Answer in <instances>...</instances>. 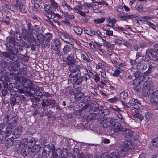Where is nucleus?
<instances>
[{
  "mask_svg": "<svg viewBox=\"0 0 158 158\" xmlns=\"http://www.w3.org/2000/svg\"><path fill=\"white\" fill-rule=\"evenodd\" d=\"M40 27L39 25H35L31 29V24H28V29L29 32H32V33H28L27 30L25 29L22 30V37L26 40L28 41L31 43L35 42V39L32 33L35 36L39 35L40 31Z\"/></svg>",
  "mask_w": 158,
  "mask_h": 158,
  "instance_id": "f257e3e1",
  "label": "nucleus"
},
{
  "mask_svg": "<svg viewBox=\"0 0 158 158\" xmlns=\"http://www.w3.org/2000/svg\"><path fill=\"white\" fill-rule=\"evenodd\" d=\"M134 147L132 142L130 141H125L118 147V151L120 153L127 152L134 149Z\"/></svg>",
  "mask_w": 158,
  "mask_h": 158,
  "instance_id": "f03ea898",
  "label": "nucleus"
},
{
  "mask_svg": "<svg viewBox=\"0 0 158 158\" xmlns=\"http://www.w3.org/2000/svg\"><path fill=\"white\" fill-rule=\"evenodd\" d=\"M18 81L19 82L22 84L24 86L26 89H33V85L32 81L28 79L27 78L19 77L18 79Z\"/></svg>",
  "mask_w": 158,
  "mask_h": 158,
  "instance_id": "7ed1b4c3",
  "label": "nucleus"
},
{
  "mask_svg": "<svg viewBox=\"0 0 158 158\" xmlns=\"http://www.w3.org/2000/svg\"><path fill=\"white\" fill-rule=\"evenodd\" d=\"M55 147L53 145H52L51 146L49 145H48L44 146L43 150L42 152V155L45 157H48L52 151H54Z\"/></svg>",
  "mask_w": 158,
  "mask_h": 158,
  "instance_id": "20e7f679",
  "label": "nucleus"
},
{
  "mask_svg": "<svg viewBox=\"0 0 158 158\" xmlns=\"http://www.w3.org/2000/svg\"><path fill=\"white\" fill-rule=\"evenodd\" d=\"M131 107L132 110H134L133 111L135 112L133 115L134 118H137L140 120L143 119V117L139 113L140 110L137 108V105H131Z\"/></svg>",
  "mask_w": 158,
  "mask_h": 158,
  "instance_id": "39448f33",
  "label": "nucleus"
},
{
  "mask_svg": "<svg viewBox=\"0 0 158 158\" xmlns=\"http://www.w3.org/2000/svg\"><path fill=\"white\" fill-rule=\"evenodd\" d=\"M142 89L143 94L145 96L149 95L152 92V90L150 87V85L149 82H145L143 85Z\"/></svg>",
  "mask_w": 158,
  "mask_h": 158,
  "instance_id": "423d86ee",
  "label": "nucleus"
},
{
  "mask_svg": "<svg viewBox=\"0 0 158 158\" xmlns=\"http://www.w3.org/2000/svg\"><path fill=\"white\" fill-rule=\"evenodd\" d=\"M114 122V120L112 118H104L102 119L101 123L102 127L106 128L110 126V124H112Z\"/></svg>",
  "mask_w": 158,
  "mask_h": 158,
  "instance_id": "0eeeda50",
  "label": "nucleus"
},
{
  "mask_svg": "<svg viewBox=\"0 0 158 158\" xmlns=\"http://www.w3.org/2000/svg\"><path fill=\"white\" fill-rule=\"evenodd\" d=\"M61 46V43L59 40L54 39L52 40L51 43L52 48L55 50H57Z\"/></svg>",
  "mask_w": 158,
  "mask_h": 158,
  "instance_id": "6e6552de",
  "label": "nucleus"
},
{
  "mask_svg": "<svg viewBox=\"0 0 158 158\" xmlns=\"http://www.w3.org/2000/svg\"><path fill=\"white\" fill-rule=\"evenodd\" d=\"M83 69L82 66H80L77 64H74L70 65L69 67V69L73 73H78L80 69Z\"/></svg>",
  "mask_w": 158,
  "mask_h": 158,
  "instance_id": "1a4fd4ad",
  "label": "nucleus"
},
{
  "mask_svg": "<svg viewBox=\"0 0 158 158\" xmlns=\"http://www.w3.org/2000/svg\"><path fill=\"white\" fill-rule=\"evenodd\" d=\"M151 102L155 105H158V91L154 92L150 98Z\"/></svg>",
  "mask_w": 158,
  "mask_h": 158,
  "instance_id": "9d476101",
  "label": "nucleus"
},
{
  "mask_svg": "<svg viewBox=\"0 0 158 158\" xmlns=\"http://www.w3.org/2000/svg\"><path fill=\"white\" fill-rule=\"evenodd\" d=\"M73 10L74 11L75 13H79L81 15L85 16L86 15L85 14L83 11H82L81 10L82 9V6L81 4L80 3H78L73 8Z\"/></svg>",
  "mask_w": 158,
  "mask_h": 158,
  "instance_id": "9b49d317",
  "label": "nucleus"
},
{
  "mask_svg": "<svg viewBox=\"0 0 158 158\" xmlns=\"http://www.w3.org/2000/svg\"><path fill=\"white\" fill-rule=\"evenodd\" d=\"M113 130L115 132H118L122 131L123 128L121 127V124L116 122H113L112 123Z\"/></svg>",
  "mask_w": 158,
  "mask_h": 158,
  "instance_id": "f8f14e48",
  "label": "nucleus"
},
{
  "mask_svg": "<svg viewBox=\"0 0 158 158\" xmlns=\"http://www.w3.org/2000/svg\"><path fill=\"white\" fill-rule=\"evenodd\" d=\"M73 55L71 53L69 55L66 57L65 61L66 62L67 64L71 65L75 64V60L73 57Z\"/></svg>",
  "mask_w": 158,
  "mask_h": 158,
  "instance_id": "ddd939ff",
  "label": "nucleus"
},
{
  "mask_svg": "<svg viewBox=\"0 0 158 158\" xmlns=\"http://www.w3.org/2000/svg\"><path fill=\"white\" fill-rule=\"evenodd\" d=\"M122 133L125 136L127 137H132L133 135V131L130 129L128 128H123L122 131Z\"/></svg>",
  "mask_w": 158,
  "mask_h": 158,
  "instance_id": "4468645a",
  "label": "nucleus"
},
{
  "mask_svg": "<svg viewBox=\"0 0 158 158\" xmlns=\"http://www.w3.org/2000/svg\"><path fill=\"white\" fill-rule=\"evenodd\" d=\"M22 130V128L21 126H19L15 129L13 134L16 138L19 137L20 135Z\"/></svg>",
  "mask_w": 158,
  "mask_h": 158,
  "instance_id": "2eb2a0df",
  "label": "nucleus"
},
{
  "mask_svg": "<svg viewBox=\"0 0 158 158\" xmlns=\"http://www.w3.org/2000/svg\"><path fill=\"white\" fill-rule=\"evenodd\" d=\"M13 5L15 7L19 9L20 11L22 12L25 11L23 4L19 0H17L14 2Z\"/></svg>",
  "mask_w": 158,
  "mask_h": 158,
  "instance_id": "dca6fc26",
  "label": "nucleus"
},
{
  "mask_svg": "<svg viewBox=\"0 0 158 158\" xmlns=\"http://www.w3.org/2000/svg\"><path fill=\"white\" fill-rule=\"evenodd\" d=\"M74 158H85L84 154L83 153L79 154V151L78 149L75 148L73 151Z\"/></svg>",
  "mask_w": 158,
  "mask_h": 158,
  "instance_id": "f3484780",
  "label": "nucleus"
},
{
  "mask_svg": "<svg viewBox=\"0 0 158 158\" xmlns=\"http://www.w3.org/2000/svg\"><path fill=\"white\" fill-rule=\"evenodd\" d=\"M36 36L37 40L35 41V43L37 46H39L41 45V42L44 40V35L41 33H39V35Z\"/></svg>",
  "mask_w": 158,
  "mask_h": 158,
  "instance_id": "a211bd4d",
  "label": "nucleus"
},
{
  "mask_svg": "<svg viewBox=\"0 0 158 158\" xmlns=\"http://www.w3.org/2000/svg\"><path fill=\"white\" fill-rule=\"evenodd\" d=\"M19 76L17 77V81H18V79L19 77H23V78H27V74L26 71L24 69H20L18 73Z\"/></svg>",
  "mask_w": 158,
  "mask_h": 158,
  "instance_id": "6ab92c4d",
  "label": "nucleus"
},
{
  "mask_svg": "<svg viewBox=\"0 0 158 158\" xmlns=\"http://www.w3.org/2000/svg\"><path fill=\"white\" fill-rule=\"evenodd\" d=\"M10 122L9 123L7 127L10 128V130H12L16 126L15 124L17 122L16 119L14 118H12L10 120Z\"/></svg>",
  "mask_w": 158,
  "mask_h": 158,
  "instance_id": "aec40b11",
  "label": "nucleus"
},
{
  "mask_svg": "<svg viewBox=\"0 0 158 158\" xmlns=\"http://www.w3.org/2000/svg\"><path fill=\"white\" fill-rule=\"evenodd\" d=\"M44 9L46 13V15L48 17V16L51 15V14H53V12L52 11L51 8L50 6L46 4L44 6Z\"/></svg>",
  "mask_w": 158,
  "mask_h": 158,
  "instance_id": "412c9836",
  "label": "nucleus"
},
{
  "mask_svg": "<svg viewBox=\"0 0 158 158\" xmlns=\"http://www.w3.org/2000/svg\"><path fill=\"white\" fill-rule=\"evenodd\" d=\"M50 6L51 8L54 10L57 9L59 7V5L55 1V0H49Z\"/></svg>",
  "mask_w": 158,
  "mask_h": 158,
  "instance_id": "4be33fe9",
  "label": "nucleus"
},
{
  "mask_svg": "<svg viewBox=\"0 0 158 158\" xmlns=\"http://www.w3.org/2000/svg\"><path fill=\"white\" fill-rule=\"evenodd\" d=\"M84 94L82 92L78 91L76 92L74 95V98L76 100L78 101L81 100L84 97Z\"/></svg>",
  "mask_w": 158,
  "mask_h": 158,
  "instance_id": "5701e85b",
  "label": "nucleus"
},
{
  "mask_svg": "<svg viewBox=\"0 0 158 158\" xmlns=\"http://www.w3.org/2000/svg\"><path fill=\"white\" fill-rule=\"evenodd\" d=\"M37 141L36 139L34 138H31L29 140L28 142V148H32L33 146L36 143Z\"/></svg>",
  "mask_w": 158,
  "mask_h": 158,
  "instance_id": "b1692460",
  "label": "nucleus"
},
{
  "mask_svg": "<svg viewBox=\"0 0 158 158\" xmlns=\"http://www.w3.org/2000/svg\"><path fill=\"white\" fill-rule=\"evenodd\" d=\"M14 141V139L13 138H8L6 141L5 146L7 148L10 147L13 145Z\"/></svg>",
  "mask_w": 158,
  "mask_h": 158,
  "instance_id": "393cba45",
  "label": "nucleus"
},
{
  "mask_svg": "<svg viewBox=\"0 0 158 158\" xmlns=\"http://www.w3.org/2000/svg\"><path fill=\"white\" fill-rule=\"evenodd\" d=\"M28 146H24V147L22 149L21 151V155L23 156H26L29 153Z\"/></svg>",
  "mask_w": 158,
  "mask_h": 158,
  "instance_id": "a878e982",
  "label": "nucleus"
},
{
  "mask_svg": "<svg viewBox=\"0 0 158 158\" xmlns=\"http://www.w3.org/2000/svg\"><path fill=\"white\" fill-rule=\"evenodd\" d=\"M127 94L125 91L122 92L120 95V100L121 102L125 101L127 98Z\"/></svg>",
  "mask_w": 158,
  "mask_h": 158,
  "instance_id": "bb28decb",
  "label": "nucleus"
},
{
  "mask_svg": "<svg viewBox=\"0 0 158 158\" xmlns=\"http://www.w3.org/2000/svg\"><path fill=\"white\" fill-rule=\"evenodd\" d=\"M72 155V153H69L68 154V151L66 149H64L62 151L61 156V158H67L68 155Z\"/></svg>",
  "mask_w": 158,
  "mask_h": 158,
  "instance_id": "cd10ccee",
  "label": "nucleus"
},
{
  "mask_svg": "<svg viewBox=\"0 0 158 158\" xmlns=\"http://www.w3.org/2000/svg\"><path fill=\"white\" fill-rule=\"evenodd\" d=\"M120 17L122 18V20L125 21L127 19L132 18L134 17L133 15H120Z\"/></svg>",
  "mask_w": 158,
  "mask_h": 158,
  "instance_id": "c85d7f7f",
  "label": "nucleus"
},
{
  "mask_svg": "<svg viewBox=\"0 0 158 158\" xmlns=\"http://www.w3.org/2000/svg\"><path fill=\"white\" fill-rule=\"evenodd\" d=\"M2 131L6 137H8L11 134L12 130H10V128H9L6 127L5 131Z\"/></svg>",
  "mask_w": 158,
  "mask_h": 158,
  "instance_id": "c756f323",
  "label": "nucleus"
},
{
  "mask_svg": "<svg viewBox=\"0 0 158 158\" xmlns=\"http://www.w3.org/2000/svg\"><path fill=\"white\" fill-rule=\"evenodd\" d=\"M136 65L137 67V68L139 69H145V67H146L147 65L146 64L143 63L142 61L136 63Z\"/></svg>",
  "mask_w": 158,
  "mask_h": 158,
  "instance_id": "7c9ffc66",
  "label": "nucleus"
},
{
  "mask_svg": "<svg viewBox=\"0 0 158 158\" xmlns=\"http://www.w3.org/2000/svg\"><path fill=\"white\" fill-rule=\"evenodd\" d=\"M74 32L79 35H81L82 32V29L79 27H76L74 28Z\"/></svg>",
  "mask_w": 158,
  "mask_h": 158,
  "instance_id": "2f4dec72",
  "label": "nucleus"
},
{
  "mask_svg": "<svg viewBox=\"0 0 158 158\" xmlns=\"http://www.w3.org/2000/svg\"><path fill=\"white\" fill-rule=\"evenodd\" d=\"M104 45L110 50H113L114 48V46L113 44H111L107 41L105 42Z\"/></svg>",
  "mask_w": 158,
  "mask_h": 158,
  "instance_id": "473e14b6",
  "label": "nucleus"
},
{
  "mask_svg": "<svg viewBox=\"0 0 158 158\" xmlns=\"http://www.w3.org/2000/svg\"><path fill=\"white\" fill-rule=\"evenodd\" d=\"M46 139L45 137H41L39 140V145L41 147L45 144L46 142Z\"/></svg>",
  "mask_w": 158,
  "mask_h": 158,
  "instance_id": "72a5a7b5",
  "label": "nucleus"
},
{
  "mask_svg": "<svg viewBox=\"0 0 158 158\" xmlns=\"http://www.w3.org/2000/svg\"><path fill=\"white\" fill-rule=\"evenodd\" d=\"M109 158H120V155L118 152H114L110 155Z\"/></svg>",
  "mask_w": 158,
  "mask_h": 158,
  "instance_id": "f704fd0d",
  "label": "nucleus"
},
{
  "mask_svg": "<svg viewBox=\"0 0 158 158\" xmlns=\"http://www.w3.org/2000/svg\"><path fill=\"white\" fill-rule=\"evenodd\" d=\"M105 19V17H102L100 18H97L94 20V22L96 24H100L104 22Z\"/></svg>",
  "mask_w": 158,
  "mask_h": 158,
  "instance_id": "c9c22d12",
  "label": "nucleus"
},
{
  "mask_svg": "<svg viewBox=\"0 0 158 158\" xmlns=\"http://www.w3.org/2000/svg\"><path fill=\"white\" fill-rule=\"evenodd\" d=\"M108 22L109 23L112 25V27L114 26V24L117 21L114 18H111L109 17L108 19Z\"/></svg>",
  "mask_w": 158,
  "mask_h": 158,
  "instance_id": "e433bc0d",
  "label": "nucleus"
},
{
  "mask_svg": "<svg viewBox=\"0 0 158 158\" xmlns=\"http://www.w3.org/2000/svg\"><path fill=\"white\" fill-rule=\"evenodd\" d=\"M62 6L64 10H73V8H72L70 6L68 5L66 3H62Z\"/></svg>",
  "mask_w": 158,
  "mask_h": 158,
  "instance_id": "4c0bfd02",
  "label": "nucleus"
},
{
  "mask_svg": "<svg viewBox=\"0 0 158 158\" xmlns=\"http://www.w3.org/2000/svg\"><path fill=\"white\" fill-rule=\"evenodd\" d=\"M71 51V48L69 46L66 45L64 46L63 49L64 53L65 54H68Z\"/></svg>",
  "mask_w": 158,
  "mask_h": 158,
  "instance_id": "58836bf2",
  "label": "nucleus"
},
{
  "mask_svg": "<svg viewBox=\"0 0 158 158\" xmlns=\"http://www.w3.org/2000/svg\"><path fill=\"white\" fill-rule=\"evenodd\" d=\"M96 114L95 113H93L90 114L87 117V119L88 120H91L94 119L96 118Z\"/></svg>",
  "mask_w": 158,
  "mask_h": 158,
  "instance_id": "ea45409f",
  "label": "nucleus"
},
{
  "mask_svg": "<svg viewBox=\"0 0 158 158\" xmlns=\"http://www.w3.org/2000/svg\"><path fill=\"white\" fill-rule=\"evenodd\" d=\"M49 41L44 39L41 42V46L44 48H45L47 47L49 45Z\"/></svg>",
  "mask_w": 158,
  "mask_h": 158,
  "instance_id": "a19ab883",
  "label": "nucleus"
},
{
  "mask_svg": "<svg viewBox=\"0 0 158 158\" xmlns=\"http://www.w3.org/2000/svg\"><path fill=\"white\" fill-rule=\"evenodd\" d=\"M141 79L136 78L133 81L132 83L135 86L136 85H140L141 82Z\"/></svg>",
  "mask_w": 158,
  "mask_h": 158,
  "instance_id": "79ce46f5",
  "label": "nucleus"
},
{
  "mask_svg": "<svg viewBox=\"0 0 158 158\" xmlns=\"http://www.w3.org/2000/svg\"><path fill=\"white\" fill-rule=\"evenodd\" d=\"M134 75L136 78H139L142 79V77L141 76V74L139 71H136L133 73Z\"/></svg>",
  "mask_w": 158,
  "mask_h": 158,
  "instance_id": "37998d69",
  "label": "nucleus"
},
{
  "mask_svg": "<svg viewBox=\"0 0 158 158\" xmlns=\"http://www.w3.org/2000/svg\"><path fill=\"white\" fill-rule=\"evenodd\" d=\"M5 136L2 132H0V143L3 144L5 139Z\"/></svg>",
  "mask_w": 158,
  "mask_h": 158,
  "instance_id": "c03bdc74",
  "label": "nucleus"
},
{
  "mask_svg": "<svg viewBox=\"0 0 158 158\" xmlns=\"http://www.w3.org/2000/svg\"><path fill=\"white\" fill-rule=\"evenodd\" d=\"M44 36V39L49 41L52 38V35L50 33H47Z\"/></svg>",
  "mask_w": 158,
  "mask_h": 158,
  "instance_id": "a18cd8bd",
  "label": "nucleus"
},
{
  "mask_svg": "<svg viewBox=\"0 0 158 158\" xmlns=\"http://www.w3.org/2000/svg\"><path fill=\"white\" fill-rule=\"evenodd\" d=\"M46 100H47V106H49L51 105H53L55 104V102L53 100H48L47 98H45Z\"/></svg>",
  "mask_w": 158,
  "mask_h": 158,
  "instance_id": "49530a36",
  "label": "nucleus"
},
{
  "mask_svg": "<svg viewBox=\"0 0 158 158\" xmlns=\"http://www.w3.org/2000/svg\"><path fill=\"white\" fill-rule=\"evenodd\" d=\"M152 144L156 147L158 148V138L153 139L152 140Z\"/></svg>",
  "mask_w": 158,
  "mask_h": 158,
  "instance_id": "de8ad7c7",
  "label": "nucleus"
},
{
  "mask_svg": "<svg viewBox=\"0 0 158 158\" xmlns=\"http://www.w3.org/2000/svg\"><path fill=\"white\" fill-rule=\"evenodd\" d=\"M141 84L139 85H136L134 87V89L135 91H137L139 92L143 91V89L141 87Z\"/></svg>",
  "mask_w": 158,
  "mask_h": 158,
  "instance_id": "09e8293b",
  "label": "nucleus"
},
{
  "mask_svg": "<svg viewBox=\"0 0 158 158\" xmlns=\"http://www.w3.org/2000/svg\"><path fill=\"white\" fill-rule=\"evenodd\" d=\"M52 16H53V17H58L59 19H60L62 18V16L60 15L59 14L57 13H54L53 12V14H51V15L48 16V17L49 18H51L52 17Z\"/></svg>",
  "mask_w": 158,
  "mask_h": 158,
  "instance_id": "8fccbe9b",
  "label": "nucleus"
},
{
  "mask_svg": "<svg viewBox=\"0 0 158 158\" xmlns=\"http://www.w3.org/2000/svg\"><path fill=\"white\" fill-rule=\"evenodd\" d=\"M69 36V35L67 34L63 33L61 34L60 35V37L61 39L63 40L64 41Z\"/></svg>",
  "mask_w": 158,
  "mask_h": 158,
  "instance_id": "3c124183",
  "label": "nucleus"
},
{
  "mask_svg": "<svg viewBox=\"0 0 158 158\" xmlns=\"http://www.w3.org/2000/svg\"><path fill=\"white\" fill-rule=\"evenodd\" d=\"M41 148V146L40 145L36 144L33 145L32 148H32V150L34 149L36 151L38 152L39 151Z\"/></svg>",
  "mask_w": 158,
  "mask_h": 158,
  "instance_id": "603ef678",
  "label": "nucleus"
},
{
  "mask_svg": "<svg viewBox=\"0 0 158 158\" xmlns=\"http://www.w3.org/2000/svg\"><path fill=\"white\" fill-rule=\"evenodd\" d=\"M85 34L89 35L91 36H93L95 35V31L91 29L88 30V32H85Z\"/></svg>",
  "mask_w": 158,
  "mask_h": 158,
  "instance_id": "864d4df0",
  "label": "nucleus"
},
{
  "mask_svg": "<svg viewBox=\"0 0 158 158\" xmlns=\"http://www.w3.org/2000/svg\"><path fill=\"white\" fill-rule=\"evenodd\" d=\"M99 5H105V6H108V4L104 0H101V1H98V3Z\"/></svg>",
  "mask_w": 158,
  "mask_h": 158,
  "instance_id": "5fc2aeb1",
  "label": "nucleus"
},
{
  "mask_svg": "<svg viewBox=\"0 0 158 158\" xmlns=\"http://www.w3.org/2000/svg\"><path fill=\"white\" fill-rule=\"evenodd\" d=\"M65 42L71 45L72 46H73L74 45V43L69 38V36L65 41Z\"/></svg>",
  "mask_w": 158,
  "mask_h": 158,
  "instance_id": "6e6d98bb",
  "label": "nucleus"
},
{
  "mask_svg": "<svg viewBox=\"0 0 158 158\" xmlns=\"http://www.w3.org/2000/svg\"><path fill=\"white\" fill-rule=\"evenodd\" d=\"M118 100V98L116 97H114L110 99H109L108 101L110 103H114L116 102Z\"/></svg>",
  "mask_w": 158,
  "mask_h": 158,
  "instance_id": "4d7b16f0",
  "label": "nucleus"
},
{
  "mask_svg": "<svg viewBox=\"0 0 158 158\" xmlns=\"http://www.w3.org/2000/svg\"><path fill=\"white\" fill-rule=\"evenodd\" d=\"M144 57V58H143V60H144L147 61H149L150 60L151 58V56L149 54L146 53V55Z\"/></svg>",
  "mask_w": 158,
  "mask_h": 158,
  "instance_id": "13d9d810",
  "label": "nucleus"
},
{
  "mask_svg": "<svg viewBox=\"0 0 158 158\" xmlns=\"http://www.w3.org/2000/svg\"><path fill=\"white\" fill-rule=\"evenodd\" d=\"M132 102H133V103H132V105H137L136 104H138L139 105H140L141 104V103L140 102H139V101L137 100V99H133L132 100H131V103H132Z\"/></svg>",
  "mask_w": 158,
  "mask_h": 158,
  "instance_id": "bf43d9fd",
  "label": "nucleus"
},
{
  "mask_svg": "<svg viewBox=\"0 0 158 158\" xmlns=\"http://www.w3.org/2000/svg\"><path fill=\"white\" fill-rule=\"evenodd\" d=\"M83 81V78L81 77H78L77 79L76 82L78 84L81 83Z\"/></svg>",
  "mask_w": 158,
  "mask_h": 158,
  "instance_id": "052dcab7",
  "label": "nucleus"
},
{
  "mask_svg": "<svg viewBox=\"0 0 158 158\" xmlns=\"http://www.w3.org/2000/svg\"><path fill=\"white\" fill-rule=\"evenodd\" d=\"M11 6L10 4H6L3 6V8L5 10H10L11 9Z\"/></svg>",
  "mask_w": 158,
  "mask_h": 158,
  "instance_id": "680f3d73",
  "label": "nucleus"
},
{
  "mask_svg": "<svg viewBox=\"0 0 158 158\" xmlns=\"http://www.w3.org/2000/svg\"><path fill=\"white\" fill-rule=\"evenodd\" d=\"M106 31V34L108 36H112L113 34V31L111 30H109V29L108 30H105Z\"/></svg>",
  "mask_w": 158,
  "mask_h": 158,
  "instance_id": "e2e57ef3",
  "label": "nucleus"
},
{
  "mask_svg": "<svg viewBox=\"0 0 158 158\" xmlns=\"http://www.w3.org/2000/svg\"><path fill=\"white\" fill-rule=\"evenodd\" d=\"M20 92L21 93H24L25 94V95L27 96H31L32 94H31V93L29 91H27L25 92H24V91L22 89L20 90Z\"/></svg>",
  "mask_w": 158,
  "mask_h": 158,
  "instance_id": "0e129e2a",
  "label": "nucleus"
},
{
  "mask_svg": "<svg viewBox=\"0 0 158 158\" xmlns=\"http://www.w3.org/2000/svg\"><path fill=\"white\" fill-rule=\"evenodd\" d=\"M122 44L128 48H130L132 46V45L127 41L124 42V43H123Z\"/></svg>",
  "mask_w": 158,
  "mask_h": 158,
  "instance_id": "69168bd1",
  "label": "nucleus"
},
{
  "mask_svg": "<svg viewBox=\"0 0 158 158\" xmlns=\"http://www.w3.org/2000/svg\"><path fill=\"white\" fill-rule=\"evenodd\" d=\"M147 24L152 28L154 29H155L156 28V26L155 25L149 22H147Z\"/></svg>",
  "mask_w": 158,
  "mask_h": 158,
  "instance_id": "338daca9",
  "label": "nucleus"
},
{
  "mask_svg": "<svg viewBox=\"0 0 158 158\" xmlns=\"http://www.w3.org/2000/svg\"><path fill=\"white\" fill-rule=\"evenodd\" d=\"M121 72L118 69H116L114 73H113V76L117 77L119 75Z\"/></svg>",
  "mask_w": 158,
  "mask_h": 158,
  "instance_id": "774afa93",
  "label": "nucleus"
}]
</instances>
